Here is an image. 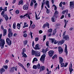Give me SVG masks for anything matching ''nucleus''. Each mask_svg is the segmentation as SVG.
Masks as SVG:
<instances>
[{
    "instance_id": "obj_1",
    "label": "nucleus",
    "mask_w": 74,
    "mask_h": 74,
    "mask_svg": "<svg viewBox=\"0 0 74 74\" xmlns=\"http://www.w3.org/2000/svg\"><path fill=\"white\" fill-rule=\"evenodd\" d=\"M2 38V34H0V47H1L2 44H5V40L4 39H1Z\"/></svg>"
},
{
    "instance_id": "obj_2",
    "label": "nucleus",
    "mask_w": 74,
    "mask_h": 74,
    "mask_svg": "<svg viewBox=\"0 0 74 74\" xmlns=\"http://www.w3.org/2000/svg\"><path fill=\"white\" fill-rule=\"evenodd\" d=\"M46 55L45 54H43L41 58H40V60L41 61V62H44L45 61V58Z\"/></svg>"
},
{
    "instance_id": "obj_3",
    "label": "nucleus",
    "mask_w": 74,
    "mask_h": 74,
    "mask_svg": "<svg viewBox=\"0 0 74 74\" xmlns=\"http://www.w3.org/2000/svg\"><path fill=\"white\" fill-rule=\"evenodd\" d=\"M40 45L38 44H37L35 45V47H34V48L35 49V50H40L41 49L40 47H40Z\"/></svg>"
},
{
    "instance_id": "obj_4",
    "label": "nucleus",
    "mask_w": 74,
    "mask_h": 74,
    "mask_svg": "<svg viewBox=\"0 0 74 74\" xmlns=\"http://www.w3.org/2000/svg\"><path fill=\"white\" fill-rule=\"evenodd\" d=\"M6 41L7 44L9 45H11L12 44L11 41L10 40V39L9 38H7L6 39Z\"/></svg>"
},
{
    "instance_id": "obj_5",
    "label": "nucleus",
    "mask_w": 74,
    "mask_h": 74,
    "mask_svg": "<svg viewBox=\"0 0 74 74\" xmlns=\"http://www.w3.org/2000/svg\"><path fill=\"white\" fill-rule=\"evenodd\" d=\"M53 52H54L53 50H50L49 51L48 54L50 57H52V56H53Z\"/></svg>"
},
{
    "instance_id": "obj_6",
    "label": "nucleus",
    "mask_w": 74,
    "mask_h": 74,
    "mask_svg": "<svg viewBox=\"0 0 74 74\" xmlns=\"http://www.w3.org/2000/svg\"><path fill=\"white\" fill-rule=\"evenodd\" d=\"M58 48V49L59 53H60V54H61V53H62V52L63 51V49L62 48V47L60 46Z\"/></svg>"
},
{
    "instance_id": "obj_7",
    "label": "nucleus",
    "mask_w": 74,
    "mask_h": 74,
    "mask_svg": "<svg viewBox=\"0 0 74 74\" xmlns=\"http://www.w3.org/2000/svg\"><path fill=\"white\" fill-rule=\"evenodd\" d=\"M49 23H48V22H46V23L44 24L42 27L43 28H44V29H45V27H46V26H47L48 28H49Z\"/></svg>"
},
{
    "instance_id": "obj_8",
    "label": "nucleus",
    "mask_w": 74,
    "mask_h": 74,
    "mask_svg": "<svg viewBox=\"0 0 74 74\" xmlns=\"http://www.w3.org/2000/svg\"><path fill=\"white\" fill-rule=\"evenodd\" d=\"M63 38L64 40H65V41H66V40L68 41V40H70V39H69V35H67L65 36H64Z\"/></svg>"
},
{
    "instance_id": "obj_9",
    "label": "nucleus",
    "mask_w": 74,
    "mask_h": 74,
    "mask_svg": "<svg viewBox=\"0 0 74 74\" xmlns=\"http://www.w3.org/2000/svg\"><path fill=\"white\" fill-rule=\"evenodd\" d=\"M74 1H70V6L71 8H74Z\"/></svg>"
},
{
    "instance_id": "obj_10",
    "label": "nucleus",
    "mask_w": 74,
    "mask_h": 74,
    "mask_svg": "<svg viewBox=\"0 0 74 74\" xmlns=\"http://www.w3.org/2000/svg\"><path fill=\"white\" fill-rule=\"evenodd\" d=\"M65 46L64 52L66 53V55H67V54H68V51H67V46L66 44H65Z\"/></svg>"
},
{
    "instance_id": "obj_11",
    "label": "nucleus",
    "mask_w": 74,
    "mask_h": 74,
    "mask_svg": "<svg viewBox=\"0 0 74 74\" xmlns=\"http://www.w3.org/2000/svg\"><path fill=\"white\" fill-rule=\"evenodd\" d=\"M59 60L60 64H61L63 63V59L61 57H59Z\"/></svg>"
},
{
    "instance_id": "obj_12",
    "label": "nucleus",
    "mask_w": 74,
    "mask_h": 74,
    "mask_svg": "<svg viewBox=\"0 0 74 74\" xmlns=\"http://www.w3.org/2000/svg\"><path fill=\"white\" fill-rule=\"evenodd\" d=\"M39 69H40L39 72H41V71H42L45 70V67L44 66H40V67Z\"/></svg>"
},
{
    "instance_id": "obj_13",
    "label": "nucleus",
    "mask_w": 74,
    "mask_h": 74,
    "mask_svg": "<svg viewBox=\"0 0 74 74\" xmlns=\"http://www.w3.org/2000/svg\"><path fill=\"white\" fill-rule=\"evenodd\" d=\"M69 71L71 74V73L73 71V69H72V64L70 65L69 67Z\"/></svg>"
},
{
    "instance_id": "obj_14",
    "label": "nucleus",
    "mask_w": 74,
    "mask_h": 74,
    "mask_svg": "<svg viewBox=\"0 0 74 74\" xmlns=\"http://www.w3.org/2000/svg\"><path fill=\"white\" fill-rule=\"evenodd\" d=\"M28 8H29V7L26 5H24L23 6V9L24 10H27Z\"/></svg>"
},
{
    "instance_id": "obj_15",
    "label": "nucleus",
    "mask_w": 74,
    "mask_h": 74,
    "mask_svg": "<svg viewBox=\"0 0 74 74\" xmlns=\"http://www.w3.org/2000/svg\"><path fill=\"white\" fill-rule=\"evenodd\" d=\"M65 40H61L60 41L58 42V44H60L62 45L64 42Z\"/></svg>"
},
{
    "instance_id": "obj_16",
    "label": "nucleus",
    "mask_w": 74,
    "mask_h": 74,
    "mask_svg": "<svg viewBox=\"0 0 74 74\" xmlns=\"http://www.w3.org/2000/svg\"><path fill=\"white\" fill-rule=\"evenodd\" d=\"M3 17H4L6 21L8 20V16H7V14H5L3 16Z\"/></svg>"
},
{
    "instance_id": "obj_17",
    "label": "nucleus",
    "mask_w": 74,
    "mask_h": 74,
    "mask_svg": "<svg viewBox=\"0 0 74 74\" xmlns=\"http://www.w3.org/2000/svg\"><path fill=\"white\" fill-rule=\"evenodd\" d=\"M37 52V51H34V50H32V55H35Z\"/></svg>"
},
{
    "instance_id": "obj_18",
    "label": "nucleus",
    "mask_w": 74,
    "mask_h": 74,
    "mask_svg": "<svg viewBox=\"0 0 74 74\" xmlns=\"http://www.w3.org/2000/svg\"><path fill=\"white\" fill-rule=\"evenodd\" d=\"M21 55H23L22 57L23 58H27V56H26V54L24 53V52H22L21 53Z\"/></svg>"
},
{
    "instance_id": "obj_19",
    "label": "nucleus",
    "mask_w": 74,
    "mask_h": 74,
    "mask_svg": "<svg viewBox=\"0 0 74 74\" xmlns=\"http://www.w3.org/2000/svg\"><path fill=\"white\" fill-rule=\"evenodd\" d=\"M13 35V33H9L8 35V37L9 38H10L11 37H12Z\"/></svg>"
},
{
    "instance_id": "obj_20",
    "label": "nucleus",
    "mask_w": 74,
    "mask_h": 74,
    "mask_svg": "<svg viewBox=\"0 0 74 74\" xmlns=\"http://www.w3.org/2000/svg\"><path fill=\"white\" fill-rule=\"evenodd\" d=\"M38 61L37 59L36 58H34V59L33 60L32 62L33 63H35L36 62H37Z\"/></svg>"
},
{
    "instance_id": "obj_21",
    "label": "nucleus",
    "mask_w": 74,
    "mask_h": 74,
    "mask_svg": "<svg viewBox=\"0 0 74 74\" xmlns=\"http://www.w3.org/2000/svg\"><path fill=\"white\" fill-rule=\"evenodd\" d=\"M46 4L47 5V7L48 8H50V6H49V1H46Z\"/></svg>"
},
{
    "instance_id": "obj_22",
    "label": "nucleus",
    "mask_w": 74,
    "mask_h": 74,
    "mask_svg": "<svg viewBox=\"0 0 74 74\" xmlns=\"http://www.w3.org/2000/svg\"><path fill=\"white\" fill-rule=\"evenodd\" d=\"M35 56H36V57H38V56H40V53H38L36 52L35 54Z\"/></svg>"
},
{
    "instance_id": "obj_23",
    "label": "nucleus",
    "mask_w": 74,
    "mask_h": 74,
    "mask_svg": "<svg viewBox=\"0 0 74 74\" xmlns=\"http://www.w3.org/2000/svg\"><path fill=\"white\" fill-rule=\"evenodd\" d=\"M13 28L14 29H16V23H14L13 24Z\"/></svg>"
},
{
    "instance_id": "obj_24",
    "label": "nucleus",
    "mask_w": 74,
    "mask_h": 74,
    "mask_svg": "<svg viewBox=\"0 0 74 74\" xmlns=\"http://www.w3.org/2000/svg\"><path fill=\"white\" fill-rule=\"evenodd\" d=\"M18 5H21H21H22L23 4V1L22 0H21L18 3Z\"/></svg>"
},
{
    "instance_id": "obj_25",
    "label": "nucleus",
    "mask_w": 74,
    "mask_h": 74,
    "mask_svg": "<svg viewBox=\"0 0 74 74\" xmlns=\"http://www.w3.org/2000/svg\"><path fill=\"white\" fill-rule=\"evenodd\" d=\"M65 12L67 14V13H68V10H65L63 11L62 12V14H64Z\"/></svg>"
},
{
    "instance_id": "obj_26",
    "label": "nucleus",
    "mask_w": 74,
    "mask_h": 74,
    "mask_svg": "<svg viewBox=\"0 0 74 74\" xmlns=\"http://www.w3.org/2000/svg\"><path fill=\"white\" fill-rule=\"evenodd\" d=\"M0 71L1 73H3V72H4L5 71V70L3 69V68H2L1 69H0Z\"/></svg>"
},
{
    "instance_id": "obj_27",
    "label": "nucleus",
    "mask_w": 74,
    "mask_h": 74,
    "mask_svg": "<svg viewBox=\"0 0 74 74\" xmlns=\"http://www.w3.org/2000/svg\"><path fill=\"white\" fill-rule=\"evenodd\" d=\"M51 19L53 22H55V17H53V16L52 17Z\"/></svg>"
},
{
    "instance_id": "obj_28",
    "label": "nucleus",
    "mask_w": 74,
    "mask_h": 74,
    "mask_svg": "<svg viewBox=\"0 0 74 74\" xmlns=\"http://www.w3.org/2000/svg\"><path fill=\"white\" fill-rule=\"evenodd\" d=\"M24 45H27V40H25L24 41Z\"/></svg>"
},
{
    "instance_id": "obj_29",
    "label": "nucleus",
    "mask_w": 74,
    "mask_h": 74,
    "mask_svg": "<svg viewBox=\"0 0 74 74\" xmlns=\"http://www.w3.org/2000/svg\"><path fill=\"white\" fill-rule=\"evenodd\" d=\"M26 16V14H24L23 16V15L20 16H19L20 17V18L22 19L23 18V17H25V16Z\"/></svg>"
},
{
    "instance_id": "obj_30",
    "label": "nucleus",
    "mask_w": 74,
    "mask_h": 74,
    "mask_svg": "<svg viewBox=\"0 0 74 74\" xmlns=\"http://www.w3.org/2000/svg\"><path fill=\"white\" fill-rule=\"evenodd\" d=\"M64 22L65 23V25L64 26V28H66V25H67V21H66V20H64Z\"/></svg>"
},
{
    "instance_id": "obj_31",
    "label": "nucleus",
    "mask_w": 74,
    "mask_h": 74,
    "mask_svg": "<svg viewBox=\"0 0 74 74\" xmlns=\"http://www.w3.org/2000/svg\"><path fill=\"white\" fill-rule=\"evenodd\" d=\"M45 4V3H44V2H43L42 3L41 5V10H42L43 8H44V4Z\"/></svg>"
},
{
    "instance_id": "obj_32",
    "label": "nucleus",
    "mask_w": 74,
    "mask_h": 74,
    "mask_svg": "<svg viewBox=\"0 0 74 74\" xmlns=\"http://www.w3.org/2000/svg\"><path fill=\"white\" fill-rule=\"evenodd\" d=\"M37 67L36 65H34L33 66V69H37Z\"/></svg>"
},
{
    "instance_id": "obj_33",
    "label": "nucleus",
    "mask_w": 74,
    "mask_h": 74,
    "mask_svg": "<svg viewBox=\"0 0 74 74\" xmlns=\"http://www.w3.org/2000/svg\"><path fill=\"white\" fill-rule=\"evenodd\" d=\"M53 42L54 44H56L57 43H58V41L54 40V41Z\"/></svg>"
},
{
    "instance_id": "obj_34",
    "label": "nucleus",
    "mask_w": 74,
    "mask_h": 74,
    "mask_svg": "<svg viewBox=\"0 0 74 74\" xmlns=\"http://www.w3.org/2000/svg\"><path fill=\"white\" fill-rule=\"evenodd\" d=\"M37 68L38 69H39L40 68V64H38L37 66Z\"/></svg>"
},
{
    "instance_id": "obj_35",
    "label": "nucleus",
    "mask_w": 74,
    "mask_h": 74,
    "mask_svg": "<svg viewBox=\"0 0 74 74\" xmlns=\"http://www.w3.org/2000/svg\"><path fill=\"white\" fill-rule=\"evenodd\" d=\"M14 70V67H13L10 69V71H13Z\"/></svg>"
},
{
    "instance_id": "obj_36",
    "label": "nucleus",
    "mask_w": 74,
    "mask_h": 74,
    "mask_svg": "<svg viewBox=\"0 0 74 74\" xmlns=\"http://www.w3.org/2000/svg\"><path fill=\"white\" fill-rule=\"evenodd\" d=\"M45 39H46V35H45L43 36V41H45Z\"/></svg>"
},
{
    "instance_id": "obj_37",
    "label": "nucleus",
    "mask_w": 74,
    "mask_h": 74,
    "mask_svg": "<svg viewBox=\"0 0 74 74\" xmlns=\"http://www.w3.org/2000/svg\"><path fill=\"white\" fill-rule=\"evenodd\" d=\"M64 66V63H62L61 64V67H63Z\"/></svg>"
},
{
    "instance_id": "obj_38",
    "label": "nucleus",
    "mask_w": 74,
    "mask_h": 74,
    "mask_svg": "<svg viewBox=\"0 0 74 74\" xmlns=\"http://www.w3.org/2000/svg\"><path fill=\"white\" fill-rule=\"evenodd\" d=\"M4 13V11H3L1 13V15H2V16H3L4 15V14H5Z\"/></svg>"
},
{
    "instance_id": "obj_39",
    "label": "nucleus",
    "mask_w": 74,
    "mask_h": 74,
    "mask_svg": "<svg viewBox=\"0 0 74 74\" xmlns=\"http://www.w3.org/2000/svg\"><path fill=\"white\" fill-rule=\"evenodd\" d=\"M25 15H26V17H28V18H29V19H30V15H28L27 14H25Z\"/></svg>"
},
{
    "instance_id": "obj_40",
    "label": "nucleus",
    "mask_w": 74,
    "mask_h": 74,
    "mask_svg": "<svg viewBox=\"0 0 74 74\" xmlns=\"http://www.w3.org/2000/svg\"><path fill=\"white\" fill-rule=\"evenodd\" d=\"M33 4V1L31 0V3L30 5V6H32Z\"/></svg>"
},
{
    "instance_id": "obj_41",
    "label": "nucleus",
    "mask_w": 74,
    "mask_h": 74,
    "mask_svg": "<svg viewBox=\"0 0 74 74\" xmlns=\"http://www.w3.org/2000/svg\"><path fill=\"white\" fill-rule=\"evenodd\" d=\"M53 17H55L56 18H58V15L54 14V15L53 16Z\"/></svg>"
},
{
    "instance_id": "obj_42",
    "label": "nucleus",
    "mask_w": 74,
    "mask_h": 74,
    "mask_svg": "<svg viewBox=\"0 0 74 74\" xmlns=\"http://www.w3.org/2000/svg\"><path fill=\"white\" fill-rule=\"evenodd\" d=\"M46 45V46H47V47H49V42H47Z\"/></svg>"
},
{
    "instance_id": "obj_43",
    "label": "nucleus",
    "mask_w": 74,
    "mask_h": 74,
    "mask_svg": "<svg viewBox=\"0 0 74 74\" xmlns=\"http://www.w3.org/2000/svg\"><path fill=\"white\" fill-rule=\"evenodd\" d=\"M56 57H57V55H55L53 57L52 59H54L55 58H56Z\"/></svg>"
},
{
    "instance_id": "obj_44",
    "label": "nucleus",
    "mask_w": 74,
    "mask_h": 74,
    "mask_svg": "<svg viewBox=\"0 0 74 74\" xmlns=\"http://www.w3.org/2000/svg\"><path fill=\"white\" fill-rule=\"evenodd\" d=\"M52 41V43H53L54 42V41H55V40H54V39L53 38H51L50 39Z\"/></svg>"
},
{
    "instance_id": "obj_45",
    "label": "nucleus",
    "mask_w": 74,
    "mask_h": 74,
    "mask_svg": "<svg viewBox=\"0 0 74 74\" xmlns=\"http://www.w3.org/2000/svg\"><path fill=\"white\" fill-rule=\"evenodd\" d=\"M45 51V50L44 49H42V52L43 53H46V52Z\"/></svg>"
},
{
    "instance_id": "obj_46",
    "label": "nucleus",
    "mask_w": 74,
    "mask_h": 74,
    "mask_svg": "<svg viewBox=\"0 0 74 74\" xmlns=\"http://www.w3.org/2000/svg\"><path fill=\"white\" fill-rule=\"evenodd\" d=\"M8 30L9 31V33H12V32H11L12 31L11 29V28L9 29Z\"/></svg>"
},
{
    "instance_id": "obj_47",
    "label": "nucleus",
    "mask_w": 74,
    "mask_h": 74,
    "mask_svg": "<svg viewBox=\"0 0 74 74\" xmlns=\"http://www.w3.org/2000/svg\"><path fill=\"white\" fill-rule=\"evenodd\" d=\"M35 27V25L33 24L32 25V29H34Z\"/></svg>"
},
{
    "instance_id": "obj_48",
    "label": "nucleus",
    "mask_w": 74,
    "mask_h": 74,
    "mask_svg": "<svg viewBox=\"0 0 74 74\" xmlns=\"http://www.w3.org/2000/svg\"><path fill=\"white\" fill-rule=\"evenodd\" d=\"M16 13L17 14H18L19 13V11L18 10H17L16 11Z\"/></svg>"
},
{
    "instance_id": "obj_49",
    "label": "nucleus",
    "mask_w": 74,
    "mask_h": 74,
    "mask_svg": "<svg viewBox=\"0 0 74 74\" xmlns=\"http://www.w3.org/2000/svg\"><path fill=\"white\" fill-rule=\"evenodd\" d=\"M3 67L5 69H7L8 68V66L7 65H5L3 66Z\"/></svg>"
},
{
    "instance_id": "obj_50",
    "label": "nucleus",
    "mask_w": 74,
    "mask_h": 74,
    "mask_svg": "<svg viewBox=\"0 0 74 74\" xmlns=\"http://www.w3.org/2000/svg\"><path fill=\"white\" fill-rule=\"evenodd\" d=\"M23 37L26 38L27 37V34H24L23 35Z\"/></svg>"
},
{
    "instance_id": "obj_51",
    "label": "nucleus",
    "mask_w": 74,
    "mask_h": 74,
    "mask_svg": "<svg viewBox=\"0 0 74 74\" xmlns=\"http://www.w3.org/2000/svg\"><path fill=\"white\" fill-rule=\"evenodd\" d=\"M52 29H49L48 32H50V33H52Z\"/></svg>"
},
{
    "instance_id": "obj_52",
    "label": "nucleus",
    "mask_w": 74,
    "mask_h": 74,
    "mask_svg": "<svg viewBox=\"0 0 74 74\" xmlns=\"http://www.w3.org/2000/svg\"><path fill=\"white\" fill-rule=\"evenodd\" d=\"M66 34V31H65L63 33V35H62V37H64V36H65V34Z\"/></svg>"
},
{
    "instance_id": "obj_53",
    "label": "nucleus",
    "mask_w": 74,
    "mask_h": 74,
    "mask_svg": "<svg viewBox=\"0 0 74 74\" xmlns=\"http://www.w3.org/2000/svg\"><path fill=\"white\" fill-rule=\"evenodd\" d=\"M54 14H56V15H58V11H56L55 12V13H54Z\"/></svg>"
},
{
    "instance_id": "obj_54",
    "label": "nucleus",
    "mask_w": 74,
    "mask_h": 74,
    "mask_svg": "<svg viewBox=\"0 0 74 74\" xmlns=\"http://www.w3.org/2000/svg\"><path fill=\"white\" fill-rule=\"evenodd\" d=\"M1 49H3L4 48V44H2L1 45Z\"/></svg>"
},
{
    "instance_id": "obj_55",
    "label": "nucleus",
    "mask_w": 74,
    "mask_h": 74,
    "mask_svg": "<svg viewBox=\"0 0 74 74\" xmlns=\"http://www.w3.org/2000/svg\"><path fill=\"white\" fill-rule=\"evenodd\" d=\"M35 18L36 19V20H38V19H40V17H39L38 18H37V16H35Z\"/></svg>"
},
{
    "instance_id": "obj_56",
    "label": "nucleus",
    "mask_w": 74,
    "mask_h": 74,
    "mask_svg": "<svg viewBox=\"0 0 74 74\" xmlns=\"http://www.w3.org/2000/svg\"><path fill=\"white\" fill-rule=\"evenodd\" d=\"M7 7H5L4 9V11H4V12H5V11H7Z\"/></svg>"
},
{
    "instance_id": "obj_57",
    "label": "nucleus",
    "mask_w": 74,
    "mask_h": 74,
    "mask_svg": "<svg viewBox=\"0 0 74 74\" xmlns=\"http://www.w3.org/2000/svg\"><path fill=\"white\" fill-rule=\"evenodd\" d=\"M46 12L48 14H49V10L48 9H47Z\"/></svg>"
},
{
    "instance_id": "obj_58",
    "label": "nucleus",
    "mask_w": 74,
    "mask_h": 74,
    "mask_svg": "<svg viewBox=\"0 0 74 74\" xmlns=\"http://www.w3.org/2000/svg\"><path fill=\"white\" fill-rule=\"evenodd\" d=\"M28 27V24H27L24 26H23V28H25V27Z\"/></svg>"
},
{
    "instance_id": "obj_59",
    "label": "nucleus",
    "mask_w": 74,
    "mask_h": 74,
    "mask_svg": "<svg viewBox=\"0 0 74 74\" xmlns=\"http://www.w3.org/2000/svg\"><path fill=\"white\" fill-rule=\"evenodd\" d=\"M34 41H33L32 42V46L33 48H34Z\"/></svg>"
},
{
    "instance_id": "obj_60",
    "label": "nucleus",
    "mask_w": 74,
    "mask_h": 74,
    "mask_svg": "<svg viewBox=\"0 0 74 74\" xmlns=\"http://www.w3.org/2000/svg\"><path fill=\"white\" fill-rule=\"evenodd\" d=\"M17 27L20 28V27H21V24L19 23H18L17 24Z\"/></svg>"
},
{
    "instance_id": "obj_61",
    "label": "nucleus",
    "mask_w": 74,
    "mask_h": 74,
    "mask_svg": "<svg viewBox=\"0 0 74 74\" xmlns=\"http://www.w3.org/2000/svg\"><path fill=\"white\" fill-rule=\"evenodd\" d=\"M45 51L46 52H47V51H48V47L47 48L45 49Z\"/></svg>"
},
{
    "instance_id": "obj_62",
    "label": "nucleus",
    "mask_w": 74,
    "mask_h": 74,
    "mask_svg": "<svg viewBox=\"0 0 74 74\" xmlns=\"http://www.w3.org/2000/svg\"><path fill=\"white\" fill-rule=\"evenodd\" d=\"M68 64V63H66L64 65V67H67V65Z\"/></svg>"
},
{
    "instance_id": "obj_63",
    "label": "nucleus",
    "mask_w": 74,
    "mask_h": 74,
    "mask_svg": "<svg viewBox=\"0 0 74 74\" xmlns=\"http://www.w3.org/2000/svg\"><path fill=\"white\" fill-rule=\"evenodd\" d=\"M38 38L37 37L35 38L36 41H38Z\"/></svg>"
},
{
    "instance_id": "obj_64",
    "label": "nucleus",
    "mask_w": 74,
    "mask_h": 74,
    "mask_svg": "<svg viewBox=\"0 0 74 74\" xmlns=\"http://www.w3.org/2000/svg\"><path fill=\"white\" fill-rule=\"evenodd\" d=\"M5 5H8V3H7V1H6L5 3Z\"/></svg>"
}]
</instances>
